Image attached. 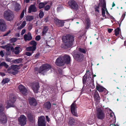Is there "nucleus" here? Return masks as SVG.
Here are the masks:
<instances>
[{"label": "nucleus", "mask_w": 126, "mask_h": 126, "mask_svg": "<svg viewBox=\"0 0 126 126\" xmlns=\"http://www.w3.org/2000/svg\"><path fill=\"white\" fill-rule=\"evenodd\" d=\"M70 60V56H63L62 57L58 58L55 62L56 64L59 66H63L65 63L69 64Z\"/></svg>", "instance_id": "obj_1"}, {"label": "nucleus", "mask_w": 126, "mask_h": 126, "mask_svg": "<svg viewBox=\"0 0 126 126\" xmlns=\"http://www.w3.org/2000/svg\"><path fill=\"white\" fill-rule=\"evenodd\" d=\"M51 66L49 64H42L39 68L36 67L34 69L35 72L37 71L36 73L38 74V73H41L43 75H45L47 71L50 69Z\"/></svg>", "instance_id": "obj_2"}, {"label": "nucleus", "mask_w": 126, "mask_h": 126, "mask_svg": "<svg viewBox=\"0 0 126 126\" xmlns=\"http://www.w3.org/2000/svg\"><path fill=\"white\" fill-rule=\"evenodd\" d=\"M62 40L64 43H68L72 46V43L74 40V37L73 35L66 34L65 36H63Z\"/></svg>", "instance_id": "obj_3"}, {"label": "nucleus", "mask_w": 126, "mask_h": 126, "mask_svg": "<svg viewBox=\"0 0 126 126\" xmlns=\"http://www.w3.org/2000/svg\"><path fill=\"white\" fill-rule=\"evenodd\" d=\"M28 45L29 46H31L27 47L26 49V50L33 53L34 51L35 50L36 48V42L34 40H32L29 42Z\"/></svg>", "instance_id": "obj_4"}, {"label": "nucleus", "mask_w": 126, "mask_h": 126, "mask_svg": "<svg viewBox=\"0 0 126 126\" xmlns=\"http://www.w3.org/2000/svg\"><path fill=\"white\" fill-rule=\"evenodd\" d=\"M9 99L8 101V108L10 107H14L15 105L14 103L16 101V96L15 95L12 94H10Z\"/></svg>", "instance_id": "obj_5"}, {"label": "nucleus", "mask_w": 126, "mask_h": 126, "mask_svg": "<svg viewBox=\"0 0 126 126\" xmlns=\"http://www.w3.org/2000/svg\"><path fill=\"white\" fill-rule=\"evenodd\" d=\"M4 110L3 107L0 106V115H1L0 117V123L2 124L6 123L7 120L3 112Z\"/></svg>", "instance_id": "obj_6"}, {"label": "nucleus", "mask_w": 126, "mask_h": 126, "mask_svg": "<svg viewBox=\"0 0 126 126\" xmlns=\"http://www.w3.org/2000/svg\"><path fill=\"white\" fill-rule=\"evenodd\" d=\"M18 124L21 126H24L26 124L27 118L24 114H21L18 119Z\"/></svg>", "instance_id": "obj_7"}, {"label": "nucleus", "mask_w": 126, "mask_h": 126, "mask_svg": "<svg viewBox=\"0 0 126 126\" xmlns=\"http://www.w3.org/2000/svg\"><path fill=\"white\" fill-rule=\"evenodd\" d=\"M69 5L72 9L77 10L78 9V5L74 0H70L68 2Z\"/></svg>", "instance_id": "obj_8"}, {"label": "nucleus", "mask_w": 126, "mask_h": 126, "mask_svg": "<svg viewBox=\"0 0 126 126\" xmlns=\"http://www.w3.org/2000/svg\"><path fill=\"white\" fill-rule=\"evenodd\" d=\"M96 116L97 118L100 120H102L105 118V114L100 108H97Z\"/></svg>", "instance_id": "obj_9"}, {"label": "nucleus", "mask_w": 126, "mask_h": 126, "mask_svg": "<svg viewBox=\"0 0 126 126\" xmlns=\"http://www.w3.org/2000/svg\"><path fill=\"white\" fill-rule=\"evenodd\" d=\"M20 65H12L10 67L8 68V71L10 70H13L14 71L12 72V73L13 75H15L18 73V70L20 68Z\"/></svg>", "instance_id": "obj_10"}, {"label": "nucleus", "mask_w": 126, "mask_h": 126, "mask_svg": "<svg viewBox=\"0 0 126 126\" xmlns=\"http://www.w3.org/2000/svg\"><path fill=\"white\" fill-rule=\"evenodd\" d=\"M44 116H41L38 117V126H46V122Z\"/></svg>", "instance_id": "obj_11"}, {"label": "nucleus", "mask_w": 126, "mask_h": 126, "mask_svg": "<svg viewBox=\"0 0 126 126\" xmlns=\"http://www.w3.org/2000/svg\"><path fill=\"white\" fill-rule=\"evenodd\" d=\"M20 92L24 95L26 96L28 93V91L25 87L21 84L18 86Z\"/></svg>", "instance_id": "obj_12"}, {"label": "nucleus", "mask_w": 126, "mask_h": 126, "mask_svg": "<svg viewBox=\"0 0 126 126\" xmlns=\"http://www.w3.org/2000/svg\"><path fill=\"white\" fill-rule=\"evenodd\" d=\"M28 100L29 105L32 106L36 107L37 104L36 100L34 97H30Z\"/></svg>", "instance_id": "obj_13"}, {"label": "nucleus", "mask_w": 126, "mask_h": 126, "mask_svg": "<svg viewBox=\"0 0 126 126\" xmlns=\"http://www.w3.org/2000/svg\"><path fill=\"white\" fill-rule=\"evenodd\" d=\"M75 101L73 103L71 106L70 110L72 113L75 116L78 117L77 111L76 110V105L75 103H74Z\"/></svg>", "instance_id": "obj_14"}, {"label": "nucleus", "mask_w": 126, "mask_h": 126, "mask_svg": "<svg viewBox=\"0 0 126 126\" xmlns=\"http://www.w3.org/2000/svg\"><path fill=\"white\" fill-rule=\"evenodd\" d=\"M88 74V71H87L86 73L83 77L82 78V82L83 85L86 83L87 81V83L88 84H90L91 83V82L93 81V80H91L90 79H88V78L87 74Z\"/></svg>", "instance_id": "obj_15"}, {"label": "nucleus", "mask_w": 126, "mask_h": 126, "mask_svg": "<svg viewBox=\"0 0 126 126\" xmlns=\"http://www.w3.org/2000/svg\"><path fill=\"white\" fill-rule=\"evenodd\" d=\"M96 89L99 92H103L104 95H106L108 93L106 89L100 85H96Z\"/></svg>", "instance_id": "obj_16"}, {"label": "nucleus", "mask_w": 126, "mask_h": 126, "mask_svg": "<svg viewBox=\"0 0 126 126\" xmlns=\"http://www.w3.org/2000/svg\"><path fill=\"white\" fill-rule=\"evenodd\" d=\"M93 95L95 100V104H98L100 102V98L99 94L96 90H94Z\"/></svg>", "instance_id": "obj_17"}, {"label": "nucleus", "mask_w": 126, "mask_h": 126, "mask_svg": "<svg viewBox=\"0 0 126 126\" xmlns=\"http://www.w3.org/2000/svg\"><path fill=\"white\" fill-rule=\"evenodd\" d=\"M39 88L38 83H33L32 85V88L35 93H37Z\"/></svg>", "instance_id": "obj_18"}, {"label": "nucleus", "mask_w": 126, "mask_h": 126, "mask_svg": "<svg viewBox=\"0 0 126 126\" xmlns=\"http://www.w3.org/2000/svg\"><path fill=\"white\" fill-rule=\"evenodd\" d=\"M37 11V10L35 5L34 4H32L30 6L28 12L29 13H31L32 12H35Z\"/></svg>", "instance_id": "obj_19"}, {"label": "nucleus", "mask_w": 126, "mask_h": 126, "mask_svg": "<svg viewBox=\"0 0 126 126\" xmlns=\"http://www.w3.org/2000/svg\"><path fill=\"white\" fill-rule=\"evenodd\" d=\"M54 21L56 25L58 27H62L64 25V22L63 21L57 18L54 19Z\"/></svg>", "instance_id": "obj_20"}, {"label": "nucleus", "mask_w": 126, "mask_h": 126, "mask_svg": "<svg viewBox=\"0 0 126 126\" xmlns=\"http://www.w3.org/2000/svg\"><path fill=\"white\" fill-rule=\"evenodd\" d=\"M24 39L25 41H30L32 38L31 33L30 32L28 33L27 35L25 34L24 36Z\"/></svg>", "instance_id": "obj_21"}, {"label": "nucleus", "mask_w": 126, "mask_h": 126, "mask_svg": "<svg viewBox=\"0 0 126 126\" xmlns=\"http://www.w3.org/2000/svg\"><path fill=\"white\" fill-rule=\"evenodd\" d=\"M14 17V15L12 11L8 9V21H12Z\"/></svg>", "instance_id": "obj_22"}, {"label": "nucleus", "mask_w": 126, "mask_h": 126, "mask_svg": "<svg viewBox=\"0 0 126 126\" xmlns=\"http://www.w3.org/2000/svg\"><path fill=\"white\" fill-rule=\"evenodd\" d=\"M43 106L44 108L47 110H49L51 108V105L49 101H47L44 104Z\"/></svg>", "instance_id": "obj_23"}, {"label": "nucleus", "mask_w": 126, "mask_h": 126, "mask_svg": "<svg viewBox=\"0 0 126 126\" xmlns=\"http://www.w3.org/2000/svg\"><path fill=\"white\" fill-rule=\"evenodd\" d=\"M27 117L29 121L30 122L33 123L34 121V116L31 113H29L28 114Z\"/></svg>", "instance_id": "obj_24"}, {"label": "nucleus", "mask_w": 126, "mask_h": 126, "mask_svg": "<svg viewBox=\"0 0 126 126\" xmlns=\"http://www.w3.org/2000/svg\"><path fill=\"white\" fill-rule=\"evenodd\" d=\"M74 58L78 62H81L83 60V56H73Z\"/></svg>", "instance_id": "obj_25"}, {"label": "nucleus", "mask_w": 126, "mask_h": 126, "mask_svg": "<svg viewBox=\"0 0 126 126\" xmlns=\"http://www.w3.org/2000/svg\"><path fill=\"white\" fill-rule=\"evenodd\" d=\"M72 46L68 43H64L62 44L61 46V48L64 49H67L68 47Z\"/></svg>", "instance_id": "obj_26"}, {"label": "nucleus", "mask_w": 126, "mask_h": 126, "mask_svg": "<svg viewBox=\"0 0 126 126\" xmlns=\"http://www.w3.org/2000/svg\"><path fill=\"white\" fill-rule=\"evenodd\" d=\"M48 27L47 26H44L42 30V35L44 36L46 35L48 30Z\"/></svg>", "instance_id": "obj_27"}, {"label": "nucleus", "mask_w": 126, "mask_h": 126, "mask_svg": "<svg viewBox=\"0 0 126 126\" xmlns=\"http://www.w3.org/2000/svg\"><path fill=\"white\" fill-rule=\"evenodd\" d=\"M21 8V6L20 4L16 2L15 3V11L17 12L19 11Z\"/></svg>", "instance_id": "obj_28"}, {"label": "nucleus", "mask_w": 126, "mask_h": 126, "mask_svg": "<svg viewBox=\"0 0 126 126\" xmlns=\"http://www.w3.org/2000/svg\"><path fill=\"white\" fill-rule=\"evenodd\" d=\"M75 120L73 118H71L69 120L68 122L69 125L71 126H74L75 125Z\"/></svg>", "instance_id": "obj_29"}, {"label": "nucleus", "mask_w": 126, "mask_h": 126, "mask_svg": "<svg viewBox=\"0 0 126 126\" xmlns=\"http://www.w3.org/2000/svg\"><path fill=\"white\" fill-rule=\"evenodd\" d=\"M22 59L21 58H19L18 59L13 60L12 61V62L14 63H20L22 61Z\"/></svg>", "instance_id": "obj_30"}, {"label": "nucleus", "mask_w": 126, "mask_h": 126, "mask_svg": "<svg viewBox=\"0 0 126 126\" xmlns=\"http://www.w3.org/2000/svg\"><path fill=\"white\" fill-rule=\"evenodd\" d=\"M100 6V3H99L97 6L95 5L94 6V10L95 11V12H97L98 13H99V11L98 9L99 8Z\"/></svg>", "instance_id": "obj_31"}, {"label": "nucleus", "mask_w": 126, "mask_h": 126, "mask_svg": "<svg viewBox=\"0 0 126 126\" xmlns=\"http://www.w3.org/2000/svg\"><path fill=\"white\" fill-rule=\"evenodd\" d=\"M6 29V24L0 25V29L1 31H5Z\"/></svg>", "instance_id": "obj_32"}, {"label": "nucleus", "mask_w": 126, "mask_h": 126, "mask_svg": "<svg viewBox=\"0 0 126 126\" xmlns=\"http://www.w3.org/2000/svg\"><path fill=\"white\" fill-rule=\"evenodd\" d=\"M4 18L8 20V11L6 10L4 11L3 14Z\"/></svg>", "instance_id": "obj_33"}, {"label": "nucleus", "mask_w": 126, "mask_h": 126, "mask_svg": "<svg viewBox=\"0 0 126 126\" xmlns=\"http://www.w3.org/2000/svg\"><path fill=\"white\" fill-rule=\"evenodd\" d=\"M34 19V17L33 16H28L26 17V20L28 21H30Z\"/></svg>", "instance_id": "obj_34"}, {"label": "nucleus", "mask_w": 126, "mask_h": 126, "mask_svg": "<svg viewBox=\"0 0 126 126\" xmlns=\"http://www.w3.org/2000/svg\"><path fill=\"white\" fill-rule=\"evenodd\" d=\"M120 30V29L119 27H118L115 30V33L116 36H117L119 34V32Z\"/></svg>", "instance_id": "obj_35"}, {"label": "nucleus", "mask_w": 126, "mask_h": 126, "mask_svg": "<svg viewBox=\"0 0 126 126\" xmlns=\"http://www.w3.org/2000/svg\"><path fill=\"white\" fill-rule=\"evenodd\" d=\"M19 48V47H16L15 48V54H19L20 52Z\"/></svg>", "instance_id": "obj_36"}, {"label": "nucleus", "mask_w": 126, "mask_h": 126, "mask_svg": "<svg viewBox=\"0 0 126 126\" xmlns=\"http://www.w3.org/2000/svg\"><path fill=\"white\" fill-rule=\"evenodd\" d=\"M45 7V4L43 2H40L39 4L38 7L40 9L43 8Z\"/></svg>", "instance_id": "obj_37"}, {"label": "nucleus", "mask_w": 126, "mask_h": 126, "mask_svg": "<svg viewBox=\"0 0 126 126\" xmlns=\"http://www.w3.org/2000/svg\"><path fill=\"white\" fill-rule=\"evenodd\" d=\"M90 22L89 21H87V23H86L85 29H89L90 26Z\"/></svg>", "instance_id": "obj_38"}, {"label": "nucleus", "mask_w": 126, "mask_h": 126, "mask_svg": "<svg viewBox=\"0 0 126 126\" xmlns=\"http://www.w3.org/2000/svg\"><path fill=\"white\" fill-rule=\"evenodd\" d=\"M8 82V78H6L2 80V81L1 82V83L2 84V85H4V84H5L6 83H7Z\"/></svg>", "instance_id": "obj_39"}, {"label": "nucleus", "mask_w": 126, "mask_h": 126, "mask_svg": "<svg viewBox=\"0 0 126 126\" xmlns=\"http://www.w3.org/2000/svg\"><path fill=\"white\" fill-rule=\"evenodd\" d=\"M101 10L102 14L103 17H104L105 18H107L106 16L105 15V10L103 8H102Z\"/></svg>", "instance_id": "obj_40"}, {"label": "nucleus", "mask_w": 126, "mask_h": 126, "mask_svg": "<svg viewBox=\"0 0 126 126\" xmlns=\"http://www.w3.org/2000/svg\"><path fill=\"white\" fill-rule=\"evenodd\" d=\"M4 66L6 68L8 67V65H7L5 62H2L0 64V66Z\"/></svg>", "instance_id": "obj_41"}, {"label": "nucleus", "mask_w": 126, "mask_h": 126, "mask_svg": "<svg viewBox=\"0 0 126 126\" xmlns=\"http://www.w3.org/2000/svg\"><path fill=\"white\" fill-rule=\"evenodd\" d=\"M94 81V79H93V81L91 82V83L90 84V87L92 89H94L95 87Z\"/></svg>", "instance_id": "obj_42"}, {"label": "nucleus", "mask_w": 126, "mask_h": 126, "mask_svg": "<svg viewBox=\"0 0 126 126\" xmlns=\"http://www.w3.org/2000/svg\"><path fill=\"white\" fill-rule=\"evenodd\" d=\"M44 16V13L43 11H41L40 12L39 14V17L40 18H42Z\"/></svg>", "instance_id": "obj_43"}, {"label": "nucleus", "mask_w": 126, "mask_h": 126, "mask_svg": "<svg viewBox=\"0 0 126 126\" xmlns=\"http://www.w3.org/2000/svg\"><path fill=\"white\" fill-rule=\"evenodd\" d=\"M17 40V39L16 38H12L10 39V41L12 43H14L16 42Z\"/></svg>", "instance_id": "obj_44"}, {"label": "nucleus", "mask_w": 126, "mask_h": 126, "mask_svg": "<svg viewBox=\"0 0 126 126\" xmlns=\"http://www.w3.org/2000/svg\"><path fill=\"white\" fill-rule=\"evenodd\" d=\"M79 51L82 53H86V51L84 49L79 48Z\"/></svg>", "instance_id": "obj_45"}, {"label": "nucleus", "mask_w": 126, "mask_h": 126, "mask_svg": "<svg viewBox=\"0 0 126 126\" xmlns=\"http://www.w3.org/2000/svg\"><path fill=\"white\" fill-rule=\"evenodd\" d=\"M6 23L5 22L3 19H0V25H5Z\"/></svg>", "instance_id": "obj_46"}, {"label": "nucleus", "mask_w": 126, "mask_h": 126, "mask_svg": "<svg viewBox=\"0 0 126 126\" xmlns=\"http://www.w3.org/2000/svg\"><path fill=\"white\" fill-rule=\"evenodd\" d=\"M50 8V6L49 5H47L44 8V10L46 11H48Z\"/></svg>", "instance_id": "obj_47"}, {"label": "nucleus", "mask_w": 126, "mask_h": 126, "mask_svg": "<svg viewBox=\"0 0 126 126\" xmlns=\"http://www.w3.org/2000/svg\"><path fill=\"white\" fill-rule=\"evenodd\" d=\"M101 4H102L101 6L102 7V8L105 9L107 8H106V3L105 2H104L103 3H102Z\"/></svg>", "instance_id": "obj_48"}, {"label": "nucleus", "mask_w": 126, "mask_h": 126, "mask_svg": "<svg viewBox=\"0 0 126 126\" xmlns=\"http://www.w3.org/2000/svg\"><path fill=\"white\" fill-rule=\"evenodd\" d=\"M88 71V74H87L88 78V79H90L91 80H93L91 78V73H88V72H89V70Z\"/></svg>", "instance_id": "obj_49"}, {"label": "nucleus", "mask_w": 126, "mask_h": 126, "mask_svg": "<svg viewBox=\"0 0 126 126\" xmlns=\"http://www.w3.org/2000/svg\"><path fill=\"white\" fill-rule=\"evenodd\" d=\"M10 49L12 52H13L15 51V49L13 47H10L9 46V44H8V51H9V49Z\"/></svg>", "instance_id": "obj_50"}, {"label": "nucleus", "mask_w": 126, "mask_h": 126, "mask_svg": "<svg viewBox=\"0 0 126 126\" xmlns=\"http://www.w3.org/2000/svg\"><path fill=\"white\" fill-rule=\"evenodd\" d=\"M40 39V36L39 35L36 36L35 38V40L37 41H38Z\"/></svg>", "instance_id": "obj_51"}, {"label": "nucleus", "mask_w": 126, "mask_h": 126, "mask_svg": "<svg viewBox=\"0 0 126 126\" xmlns=\"http://www.w3.org/2000/svg\"><path fill=\"white\" fill-rule=\"evenodd\" d=\"M24 11L23 10L21 13L20 16V18H23L24 16Z\"/></svg>", "instance_id": "obj_52"}, {"label": "nucleus", "mask_w": 126, "mask_h": 126, "mask_svg": "<svg viewBox=\"0 0 126 126\" xmlns=\"http://www.w3.org/2000/svg\"><path fill=\"white\" fill-rule=\"evenodd\" d=\"M1 47L4 49L6 48V49L7 50V48H8V45H6L3 46H1Z\"/></svg>", "instance_id": "obj_53"}, {"label": "nucleus", "mask_w": 126, "mask_h": 126, "mask_svg": "<svg viewBox=\"0 0 126 126\" xmlns=\"http://www.w3.org/2000/svg\"><path fill=\"white\" fill-rule=\"evenodd\" d=\"M26 22L25 21H24L23 22L21 25L24 27L26 25Z\"/></svg>", "instance_id": "obj_54"}, {"label": "nucleus", "mask_w": 126, "mask_h": 126, "mask_svg": "<svg viewBox=\"0 0 126 126\" xmlns=\"http://www.w3.org/2000/svg\"><path fill=\"white\" fill-rule=\"evenodd\" d=\"M33 52H26V55H31L33 53Z\"/></svg>", "instance_id": "obj_55"}, {"label": "nucleus", "mask_w": 126, "mask_h": 126, "mask_svg": "<svg viewBox=\"0 0 126 126\" xmlns=\"http://www.w3.org/2000/svg\"><path fill=\"white\" fill-rule=\"evenodd\" d=\"M26 32V30L25 29H23L21 31V35H23Z\"/></svg>", "instance_id": "obj_56"}, {"label": "nucleus", "mask_w": 126, "mask_h": 126, "mask_svg": "<svg viewBox=\"0 0 126 126\" xmlns=\"http://www.w3.org/2000/svg\"><path fill=\"white\" fill-rule=\"evenodd\" d=\"M46 120L48 122H49L50 121V119L48 118V116H46Z\"/></svg>", "instance_id": "obj_57"}, {"label": "nucleus", "mask_w": 126, "mask_h": 126, "mask_svg": "<svg viewBox=\"0 0 126 126\" xmlns=\"http://www.w3.org/2000/svg\"><path fill=\"white\" fill-rule=\"evenodd\" d=\"M48 21V17H47L45 18L44 19V21L46 22Z\"/></svg>", "instance_id": "obj_58"}, {"label": "nucleus", "mask_w": 126, "mask_h": 126, "mask_svg": "<svg viewBox=\"0 0 126 126\" xmlns=\"http://www.w3.org/2000/svg\"><path fill=\"white\" fill-rule=\"evenodd\" d=\"M23 27L21 25L20 26H19L17 28L18 30H20L23 28Z\"/></svg>", "instance_id": "obj_59"}, {"label": "nucleus", "mask_w": 126, "mask_h": 126, "mask_svg": "<svg viewBox=\"0 0 126 126\" xmlns=\"http://www.w3.org/2000/svg\"><path fill=\"white\" fill-rule=\"evenodd\" d=\"M113 29H108V32L109 33H111L112 31L113 30Z\"/></svg>", "instance_id": "obj_60"}, {"label": "nucleus", "mask_w": 126, "mask_h": 126, "mask_svg": "<svg viewBox=\"0 0 126 126\" xmlns=\"http://www.w3.org/2000/svg\"><path fill=\"white\" fill-rule=\"evenodd\" d=\"M15 36H16V37H19V36H20V35H19V33H16L15 34Z\"/></svg>", "instance_id": "obj_61"}, {"label": "nucleus", "mask_w": 126, "mask_h": 126, "mask_svg": "<svg viewBox=\"0 0 126 126\" xmlns=\"http://www.w3.org/2000/svg\"><path fill=\"white\" fill-rule=\"evenodd\" d=\"M0 75H1L2 76H4L5 75V74L3 73H0Z\"/></svg>", "instance_id": "obj_62"}, {"label": "nucleus", "mask_w": 126, "mask_h": 126, "mask_svg": "<svg viewBox=\"0 0 126 126\" xmlns=\"http://www.w3.org/2000/svg\"><path fill=\"white\" fill-rule=\"evenodd\" d=\"M107 16H106L107 18H110V17L111 16L109 14L108 15H107Z\"/></svg>", "instance_id": "obj_63"}, {"label": "nucleus", "mask_w": 126, "mask_h": 126, "mask_svg": "<svg viewBox=\"0 0 126 126\" xmlns=\"http://www.w3.org/2000/svg\"><path fill=\"white\" fill-rule=\"evenodd\" d=\"M105 9L107 15H108L109 14V13L107 8Z\"/></svg>", "instance_id": "obj_64"}]
</instances>
